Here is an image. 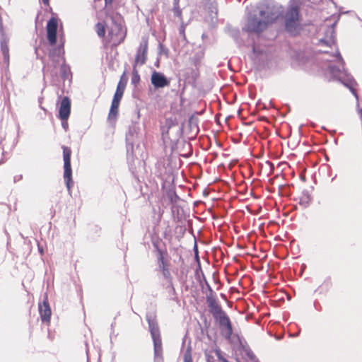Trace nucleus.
Returning a JSON list of instances; mask_svg holds the SVG:
<instances>
[{
    "label": "nucleus",
    "instance_id": "nucleus-1",
    "mask_svg": "<svg viewBox=\"0 0 362 362\" xmlns=\"http://www.w3.org/2000/svg\"><path fill=\"white\" fill-rule=\"evenodd\" d=\"M259 16L248 18L245 30L248 32L260 33L275 21L283 13V8L272 2L262 3L258 6Z\"/></svg>",
    "mask_w": 362,
    "mask_h": 362
},
{
    "label": "nucleus",
    "instance_id": "nucleus-2",
    "mask_svg": "<svg viewBox=\"0 0 362 362\" xmlns=\"http://www.w3.org/2000/svg\"><path fill=\"white\" fill-rule=\"evenodd\" d=\"M323 52L325 56L322 59L329 62L328 70L331 76L349 88L358 100V95L354 88L356 81L344 70L343 59L339 51H337L336 54H329L327 51H323Z\"/></svg>",
    "mask_w": 362,
    "mask_h": 362
},
{
    "label": "nucleus",
    "instance_id": "nucleus-3",
    "mask_svg": "<svg viewBox=\"0 0 362 362\" xmlns=\"http://www.w3.org/2000/svg\"><path fill=\"white\" fill-rule=\"evenodd\" d=\"M146 319L153 341L155 361L161 362L163 361V348L158 323L151 315H147Z\"/></svg>",
    "mask_w": 362,
    "mask_h": 362
},
{
    "label": "nucleus",
    "instance_id": "nucleus-4",
    "mask_svg": "<svg viewBox=\"0 0 362 362\" xmlns=\"http://www.w3.org/2000/svg\"><path fill=\"white\" fill-rule=\"evenodd\" d=\"M214 318L221 327V334L226 339H230L233 329L229 317L219 305H214L211 309Z\"/></svg>",
    "mask_w": 362,
    "mask_h": 362
},
{
    "label": "nucleus",
    "instance_id": "nucleus-5",
    "mask_svg": "<svg viewBox=\"0 0 362 362\" xmlns=\"http://www.w3.org/2000/svg\"><path fill=\"white\" fill-rule=\"evenodd\" d=\"M285 25L288 32L292 35L298 33L299 27V13L297 6L290 7L285 16Z\"/></svg>",
    "mask_w": 362,
    "mask_h": 362
},
{
    "label": "nucleus",
    "instance_id": "nucleus-6",
    "mask_svg": "<svg viewBox=\"0 0 362 362\" xmlns=\"http://www.w3.org/2000/svg\"><path fill=\"white\" fill-rule=\"evenodd\" d=\"M64 159V178L69 192L73 186L72 170L71 167V151L69 147L62 146Z\"/></svg>",
    "mask_w": 362,
    "mask_h": 362
},
{
    "label": "nucleus",
    "instance_id": "nucleus-7",
    "mask_svg": "<svg viewBox=\"0 0 362 362\" xmlns=\"http://www.w3.org/2000/svg\"><path fill=\"white\" fill-rule=\"evenodd\" d=\"M57 20L52 18L47 24V40L50 45H54L57 40Z\"/></svg>",
    "mask_w": 362,
    "mask_h": 362
},
{
    "label": "nucleus",
    "instance_id": "nucleus-8",
    "mask_svg": "<svg viewBox=\"0 0 362 362\" xmlns=\"http://www.w3.org/2000/svg\"><path fill=\"white\" fill-rule=\"evenodd\" d=\"M151 82L155 88H162L170 84V81L160 72L154 71L151 77Z\"/></svg>",
    "mask_w": 362,
    "mask_h": 362
},
{
    "label": "nucleus",
    "instance_id": "nucleus-9",
    "mask_svg": "<svg viewBox=\"0 0 362 362\" xmlns=\"http://www.w3.org/2000/svg\"><path fill=\"white\" fill-rule=\"evenodd\" d=\"M147 51L148 41L145 39H143L138 48L135 57V65H143L146 62Z\"/></svg>",
    "mask_w": 362,
    "mask_h": 362
},
{
    "label": "nucleus",
    "instance_id": "nucleus-10",
    "mask_svg": "<svg viewBox=\"0 0 362 362\" xmlns=\"http://www.w3.org/2000/svg\"><path fill=\"white\" fill-rule=\"evenodd\" d=\"M0 33H1L0 44H1V51L4 56V59L6 62H8L9 59V49H8V38L5 35L3 30V25L1 19L0 18Z\"/></svg>",
    "mask_w": 362,
    "mask_h": 362
},
{
    "label": "nucleus",
    "instance_id": "nucleus-11",
    "mask_svg": "<svg viewBox=\"0 0 362 362\" xmlns=\"http://www.w3.org/2000/svg\"><path fill=\"white\" fill-rule=\"evenodd\" d=\"M71 112V101L68 97H64L60 103L59 117L60 119H68Z\"/></svg>",
    "mask_w": 362,
    "mask_h": 362
},
{
    "label": "nucleus",
    "instance_id": "nucleus-12",
    "mask_svg": "<svg viewBox=\"0 0 362 362\" xmlns=\"http://www.w3.org/2000/svg\"><path fill=\"white\" fill-rule=\"evenodd\" d=\"M39 313L40 315V317L42 321L43 322H49L51 317V309L47 302V297L45 296V298L43 300L42 304L39 305Z\"/></svg>",
    "mask_w": 362,
    "mask_h": 362
},
{
    "label": "nucleus",
    "instance_id": "nucleus-13",
    "mask_svg": "<svg viewBox=\"0 0 362 362\" xmlns=\"http://www.w3.org/2000/svg\"><path fill=\"white\" fill-rule=\"evenodd\" d=\"M334 24L326 28L325 36L320 40L321 44L331 47L334 45Z\"/></svg>",
    "mask_w": 362,
    "mask_h": 362
},
{
    "label": "nucleus",
    "instance_id": "nucleus-14",
    "mask_svg": "<svg viewBox=\"0 0 362 362\" xmlns=\"http://www.w3.org/2000/svg\"><path fill=\"white\" fill-rule=\"evenodd\" d=\"M119 103V100H112L108 116L109 119H115L117 117Z\"/></svg>",
    "mask_w": 362,
    "mask_h": 362
},
{
    "label": "nucleus",
    "instance_id": "nucleus-15",
    "mask_svg": "<svg viewBox=\"0 0 362 362\" xmlns=\"http://www.w3.org/2000/svg\"><path fill=\"white\" fill-rule=\"evenodd\" d=\"M124 88H125V83H124L122 81V80H121L118 83V85H117V90H116V92L115 93L113 99L120 101L122 98Z\"/></svg>",
    "mask_w": 362,
    "mask_h": 362
},
{
    "label": "nucleus",
    "instance_id": "nucleus-16",
    "mask_svg": "<svg viewBox=\"0 0 362 362\" xmlns=\"http://www.w3.org/2000/svg\"><path fill=\"white\" fill-rule=\"evenodd\" d=\"M58 63L60 64V71L62 77L64 78H67L69 76L70 69L69 67L65 64L64 60L61 59L58 61Z\"/></svg>",
    "mask_w": 362,
    "mask_h": 362
},
{
    "label": "nucleus",
    "instance_id": "nucleus-17",
    "mask_svg": "<svg viewBox=\"0 0 362 362\" xmlns=\"http://www.w3.org/2000/svg\"><path fill=\"white\" fill-rule=\"evenodd\" d=\"M96 32L100 37H103L105 33V27L101 23L96 24Z\"/></svg>",
    "mask_w": 362,
    "mask_h": 362
},
{
    "label": "nucleus",
    "instance_id": "nucleus-18",
    "mask_svg": "<svg viewBox=\"0 0 362 362\" xmlns=\"http://www.w3.org/2000/svg\"><path fill=\"white\" fill-rule=\"evenodd\" d=\"M183 362H192L191 349L188 347L183 356Z\"/></svg>",
    "mask_w": 362,
    "mask_h": 362
},
{
    "label": "nucleus",
    "instance_id": "nucleus-19",
    "mask_svg": "<svg viewBox=\"0 0 362 362\" xmlns=\"http://www.w3.org/2000/svg\"><path fill=\"white\" fill-rule=\"evenodd\" d=\"M53 63H54V67H53V69H52L49 68V65H48V66H45V67H44V74H47V73H48V72H50V74H51L52 76H56V75H57V70H56V64H55L54 62H53Z\"/></svg>",
    "mask_w": 362,
    "mask_h": 362
},
{
    "label": "nucleus",
    "instance_id": "nucleus-20",
    "mask_svg": "<svg viewBox=\"0 0 362 362\" xmlns=\"http://www.w3.org/2000/svg\"><path fill=\"white\" fill-rule=\"evenodd\" d=\"M140 80L139 75L137 71L134 70L132 76V83L134 85L137 84Z\"/></svg>",
    "mask_w": 362,
    "mask_h": 362
},
{
    "label": "nucleus",
    "instance_id": "nucleus-21",
    "mask_svg": "<svg viewBox=\"0 0 362 362\" xmlns=\"http://www.w3.org/2000/svg\"><path fill=\"white\" fill-rule=\"evenodd\" d=\"M309 202H310L309 197H306L300 199V204H304L305 206H306L309 203Z\"/></svg>",
    "mask_w": 362,
    "mask_h": 362
},
{
    "label": "nucleus",
    "instance_id": "nucleus-22",
    "mask_svg": "<svg viewBox=\"0 0 362 362\" xmlns=\"http://www.w3.org/2000/svg\"><path fill=\"white\" fill-rule=\"evenodd\" d=\"M62 120V127L64 129L65 131H67L68 129V122H67V119H61Z\"/></svg>",
    "mask_w": 362,
    "mask_h": 362
},
{
    "label": "nucleus",
    "instance_id": "nucleus-23",
    "mask_svg": "<svg viewBox=\"0 0 362 362\" xmlns=\"http://www.w3.org/2000/svg\"><path fill=\"white\" fill-rule=\"evenodd\" d=\"M185 25L183 23H182V25L180 28V33L181 35H185Z\"/></svg>",
    "mask_w": 362,
    "mask_h": 362
},
{
    "label": "nucleus",
    "instance_id": "nucleus-24",
    "mask_svg": "<svg viewBox=\"0 0 362 362\" xmlns=\"http://www.w3.org/2000/svg\"><path fill=\"white\" fill-rule=\"evenodd\" d=\"M175 13L177 16H179V17L181 16V11L180 10H177V11H175Z\"/></svg>",
    "mask_w": 362,
    "mask_h": 362
},
{
    "label": "nucleus",
    "instance_id": "nucleus-25",
    "mask_svg": "<svg viewBox=\"0 0 362 362\" xmlns=\"http://www.w3.org/2000/svg\"><path fill=\"white\" fill-rule=\"evenodd\" d=\"M42 1L44 4H46V5H47L49 4V0H42Z\"/></svg>",
    "mask_w": 362,
    "mask_h": 362
},
{
    "label": "nucleus",
    "instance_id": "nucleus-26",
    "mask_svg": "<svg viewBox=\"0 0 362 362\" xmlns=\"http://www.w3.org/2000/svg\"><path fill=\"white\" fill-rule=\"evenodd\" d=\"M22 178V175H20L19 177H17L14 178V181L16 182V180H20Z\"/></svg>",
    "mask_w": 362,
    "mask_h": 362
},
{
    "label": "nucleus",
    "instance_id": "nucleus-27",
    "mask_svg": "<svg viewBox=\"0 0 362 362\" xmlns=\"http://www.w3.org/2000/svg\"><path fill=\"white\" fill-rule=\"evenodd\" d=\"M223 362H227L226 360L223 359Z\"/></svg>",
    "mask_w": 362,
    "mask_h": 362
}]
</instances>
